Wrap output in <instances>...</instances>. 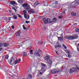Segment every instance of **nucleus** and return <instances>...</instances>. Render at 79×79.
Masks as SVG:
<instances>
[{
  "label": "nucleus",
  "mask_w": 79,
  "mask_h": 79,
  "mask_svg": "<svg viewBox=\"0 0 79 79\" xmlns=\"http://www.w3.org/2000/svg\"><path fill=\"white\" fill-rule=\"evenodd\" d=\"M68 56L69 57V58H71L72 56L70 54H68Z\"/></svg>",
  "instance_id": "38"
},
{
  "label": "nucleus",
  "mask_w": 79,
  "mask_h": 79,
  "mask_svg": "<svg viewBox=\"0 0 79 79\" xmlns=\"http://www.w3.org/2000/svg\"><path fill=\"white\" fill-rule=\"evenodd\" d=\"M73 72H75V71H74V68H73L72 69H70L69 73H73Z\"/></svg>",
  "instance_id": "11"
},
{
  "label": "nucleus",
  "mask_w": 79,
  "mask_h": 79,
  "mask_svg": "<svg viewBox=\"0 0 79 79\" xmlns=\"http://www.w3.org/2000/svg\"><path fill=\"white\" fill-rule=\"evenodd\" d=\"M76 24H77V23H74V25H76Z\"/></svg>",
  "instance_id": "55"
},
{
  "label": "nucleus",
  "mask_w": 79,
  "mask_h": 79,
  "mask_svg": "<svg viewBox=\"0 0 79 79\" xmlns=\"http://www.w3.org/2000/svg\"><path fill=\"white\" fill-rule=\"evenodd\" d=\"M58 18H59V19H62V16H60L58 17Z\"/></svg>",
  "instance_id": "41"
},
{
  "label": "nucleus",
  "mask_w": 79,
  "mask_h": 79,
  "mask_svg": "<svg viewBox=\"0 0 79 79\" xmlns=\"http://www.w3.org/2000/svg\"><path fill=\"white\" fill-rule=\"evenodd\" d=\"M77 50L78 52H79V48H77Z\"/></svg>",
  "instance_id": "53"
},
{
  "label": "nucleus",
  "mask_w": 79,
  "mask_h": 79,
  "mask_svg": "<svg viewBox=\"0 0 79 79\" xmlns=\"http://www.w3.org/2000/svg\"><path fill=\"white\" fill-rule=\"evenodd\" d=\"M61 35H63V34H61Z\"/></svg>",
  "instance_id": "58"
},
{
  "label": "nucleus",
  "mask_w": 79,
  "mask_h": 79,
  "mask_svg": "<svg viewBox=\"0 0 79 79\" xmlns=\"http://www.w3.org/2000/svg\"><path fill=\"white\" fill-rule=\"evenodd\" d=\"M65 52H66L67 53H69V50H65Z\"/></svg>",
  "instance_id": "33"
},
{
  "label": "nucleus",
  "mask_w": 79,
  "mask_h": 79,
  "mask_svg": "<svg viewBox=\"0 0 79 79\" xmlns=\"http://www.w3.org/2000/svg\"><path fill=\"white\" fill-rule=\"evenodd\" d=\"M23 29H26V28L25 27H24V25H23Z\"/></svg>",
  "instance_id": "42"
},
{
  "label": "nucleus",
  "mask_w": 79,
  "mask_h": 79,
  "mask_svg": "<svg viewBox=\"0 0 79 79\" xmlns=\"http://www.w3.org/2000/svg\"><path fill=\"white\" fill-rule=\"evenodd\" d=\"M42 53L41 50H36L34 54V56H41V53Z\"/></svg>",
  "instance_id": "3"
},
{
  "label": "nucleus",
  "mask_w": 79,
  "mask_h": 79,
  "mask_svg": "<svg viewBox=\"0 0 79 79\" xmlns=\"http://www.w3.org/2000/svg\"><path fill=\"white\" fill-rule=\"evenodd\" d=\"M28 77V79H31L32 78V76H31V75H29L28 77Z\"/></svg>",
  "instance_id": "25"
},
{
  "label": "nucleus",
  "mask_w": 79,
  "mask_h": 79,
  "mask_svg": "<svg viewBox=\"0 0 79 79\" xmlns=\"http://www.w3.org/2000/svg\"><path fill=\"white\" fill-rule=\"evenodd\" d=\"M0 68L1 69H2V70H3V67H0Z\"/></svg>",
  "instance_id": "52"
},
{
  "label": "nucleus",
  "mask_w": 79,
  "mask_h": 79,
  "mask_svg": "<svg viewBox=\"0 0 79 79\" xmlns=\"http://www.w3.org/2000/svg\"><path fill=\"white\" fill-rule=\"evenodd\" d=\"M16 35L17 36H20V34H21V31L19 30L18 31L16 32Z\"/></svg>",
  "instance_id": "13"
},
{
  "label": "nucleus",
  "mask_w": 79,
  "mask_h": 79,
  "mask_svg": "<svg viewBox=\"0 0 79 79\" xmlns=\"http://www.w3.org/2000/svg\"><path fill=\"white\" fill-rule=\"evenodd\" d=\"M41 66H42L43 67V68H45L46 67V65L44 64L43 63H41Z\"/></svg>",
  "instance_id": "23"
},
{
  "label": "nucleus",
  "mask_w": 79,
  "mask_h": 79,
  "mask_svg": "<svg viewBox=\"0 0 79 79\" xmlns=\"http://www.w3.org/2000/svg\"><path fill=\"white\" fill-rule=\"evenodd\" d=\"M9 58V56L8 55H6L5 56V58L6 60H8Z\"/></svg>",
  "instance_id": "28"
},
{
  "label": "nucleus",
  "mask_w": 79,
  "mask_h": 79,
  "mask_svg": "<svg viewBox=\"0 0 79 79\" xmlns=\"http://www.w3.org/2000/svg\"><path fill=\"white\" fill-rule=\"evenodd\" d=\"M28 13L30 14H31V13H35V11H34V10L31 9L30 10L28 11Z\"/></svg>",
  "instance_id": "9"
},
{
  "label": "nucleus",
  "mask_w": 79,
  "mask_h": 79,
  "mask_svg": "<svg viewBox=\"0 0 79 79\" xmlns=\"http://www.w3.org/2000/svg\"><path fill=\"white\" fill-rule=\"evenodd\" d=\"M16 15L17 16V15H18V17H19V18H22V16H21V15H19V14H16Z\"/></svg>",
  "instance_id": "31"
},
{
  "label": "nucleus",
  "mask_w": 79,
  "mask_h": 79,
  "mask_svg": "<svg viewBox=\"0 0 79 79\" xmlns=\"http://www.w3.org/2000/svg\"><path fill=\"white\" fill-rule=\"evenodd\" d=\"M52 19L53 20L52 21V23H55V22H56L57 21V18H54Z\"/></svg>",
  "instance_id": "16"
},
{
  "label": "nucleus",
  "mask_w": 79,
  "mask_h": 79,
  "mask_svg": "<svg viewBox=\"0 0 79 79\" xmlns=\"http://www.w3.org/2000/svg\"><path fill=\"white\" fill-rule=\"evenodd\" d=\"M32 51H33V50H30L29 51L30 53L31 54V55H33V52H32Z\"/></svg>",
  "instance_id": "29"
},
{
  "label": "nucleus",
  "mask_w": 79,
  "mask_h": 79,
  "mask_svg": "<svg viewBox=\"0 0 79 79\" xmlns=\"http://www.w3.org/2000/svg\"><path fill=\"white\" fill-rule=\"evenodd\" d=\"M11 17H9L8 18V19L9 20V21H10V20H11Z\"/></svg>",
  "instance_id": "45"
},
{
  "label": "nucleus",
  "mask_w": 79,
  "mask_h": 79,
  "mask_svg": "<svg viewBox=\"0 0 79 79\" xmlns=\"http://www.w3.org/2000/svg\"><path fill=\"white\" fill-rule=\"evenodd\" d=\"M11 77H13V75H12L11 76Z\"/></svg>",
  "instance_id": "57"
},
{
  "label": "nucleus",
  "mask_w": 79,
  "mask_h": 79,
  "mask_svg": "<svg viewBox=\"0 0 79 79\" xmlns=\"http://www.w3.org/2000/svg\"><path fill=\"white\" fill-rule=\"evenodd\" d=\"M15 62V59L13 57H11L10 60V64L11 66H13L14 62Z\"/></svg>",
  "instance_id": "5"
},
{
  "label": "nucleus",
  "mask_w": 79,
  "mask_h": 79,
  "mask_svg": "<svg viewBox=\"0 0 79 79\" xmlns=\"http://www.w3.org/2000/svg\"><path fill=\"white\" fill-rule=\"evenodd\" d=\"M12 9H13V10H15V12H16V10L15 9V7H12Z\"/></svg>",
  "instance_id": "39"
},
{
  "label": "nucleus",
  "mask_w": 79,
  "mask_h": 79,
  "mask_svg": "<svg viewBox=\"0 0 79 79\" xmlns=\"http://www.w3.org/2000/svg\"><path fill=\"white\" fill-rule=\"evenodd\" d=\"M10 4H11V5H15V4H16V2L15 1H10Z\"/></svg>",
  "instance_id": "17"
},
{
  "label": "nucleus",
  "mask_w": 79,
  "mask_h": 79,
  "mask_svg": "<svg viewBox=\"0 0 79 79\" xmlns=\"http://www.w3.org/2000/svg\"><path fill=\"white\" fill-rule=\"evenodd\" d=\"M39 74H41V75H42V73L40 72Z\"/></svg>",
  "instance_id": "51"
},
{
  "label": "nucleus",
  "mask_w": 79,
  "mask_h": 79,
  "mask_svg": "<svg viewBox=\"0 0 79 79\" xmlns=\"http://www.w3.org/2000/svg\"><path fill=\"white\" fill-rule=\"evenodd\" d=\"M22 6L24 8L25 10L26 11H28L31 9L29 5L27 3H25L22 5Z\"/></svg>",
  "instance_id": "2"
},
{
  "label": "nucleus",
  "mask_w": 79,
  "mask_h": 79,
  "mask_svg": "<svg viewBox=\"0 0 79 79\" xmlns=\"http://www.w3.org/2000/svg\"><path fill=\"white\" fill-rule=\"evenodd\" d=\"M44 29H46V28L45 27H44Z\"/></svg>",
  "instance_id": "56"
},
{
  "label": "nucleus",
  "mask_w": 79,
  "mask_h": 79,
  "mask_svg": "<svg viewBox=\"0 0 79 79\" xmlns=\"http://www.w3.org/2000/svg\"><path fill=\"white\" fill-rule=\"evenodd\" d=\"M43 79H46V77H43Z\"/></svg>",
  "instance_id": "48"
},
{
  "label": "nucleus",
  "mask_w": 79,
  "mask_h": 79,
  "mask_svg": "<svg viewBox=\"0 0 79 79\" xmlns=\"http://www.w3.org/2000/svg\"><path fill=\"white\" fill-rule=\"evenodd\" d=\"M47 62L48 63V64H50L51 65V64H52V63L53 62H52V60L50 59H49L47 61Z\"/></svg>",
  "instance_id": "12"
},
{
  "label": "nucleus",
  "mask_w": 79,
  "mask_h": 79,
  "mask_svg": "<svg viewBox=\"0 0 79 79\" xmlns=\"http://www.w3.org/2000/svg\"><path fill=\"white\" fill-rule=\"evenodd\" d=\"M62 12H63V13L64 15H65V14H66V12L64 11H63Z\"/></svg>",
  "instance_id": "46"
},
{
  "label": "nucleus",
  "mask_w": 79,
  "mask_h": 79,
  "mask_svg": "<svg viewBox=\"0 0 79 79\" xmlns=\"http://www.w3.org/2000/svg\"><path fill=\"white\" fill-rule=\"evenodd\" d=\"M56 54H58V52H57V51H56Z\"/></svg>",
  "instance_id": "54"
},
{
  "label": "nucleus",
  "mask_w": 79,
  "mask_h": 79,
  "mask_svg": "<svg viewBox=\"0 0 79 79\" xmlns=\"http://www.w3.org/2000/svg\"><path fill=\"white\" fill-rule=\"evenodd\" d=\"M19 3H22L23 2V0H19Z\"/></svg>",
  "instance_id": "40"
},
{
  "label": "nucleus",
  "mask_w": 79,
  "mask_h": 79,
  "mask_svg": "<svg viewBox=\"0 0 79 79\" xmlns=\"http://www.w3.org/2000/svg\"><path fill=\"white\" fill-rule=\"evenodd\" d=\"M77 37H78V36H77L75 35V36H73L74 39H77Z\"/></svg>",
  "instance_id": "34"
},
{
  "label": "nucleus",
  "mask_w": 79,
  "mask_h": 79,
  "mask_svg": "<svg viewBox=\"0 0 79 79\" xmlns=\"http://www.w3.org/2000/svg\"><path fill=\"white\" fill-rule=\"evenodd\" d=\"M66 39H69V40H74V36L71 35H66L65 36Z\"/></svg>",
  "instance_id": "7"
},
{
  "label": "nucleus",
  "mask_w": 79,
  "mask_h": 79,
  "mask_svg": "<svg viewBox=\"0 0 79 79\" xmlns=\"http://www.w3.org/2000/svg\"><path fill=\"white\" fill-rule=\"evenodd\" d=\"M24 17L27 19H29V16L28 14H25L24 15Z\"/></svg>",
  "instance_id": "8"
},
{
  "label": "nucleus",
  "mask_w": 79,
  "mask_h": 79,
  "mask_svg": "<svg viewBox=\"0 0 79 79\" xmlns=\"http://www.w3.org/2000/svg\"><path fill=\"white\" fill-rule=\"evenodd\" d=\"M62 46L64 47L65 49H66V48H67V47H66L65 46V45H64V44H63L62 45Z\"/></svg>",
  "instance_id": "32"
},
{
  "label": "nucleus",
  "mask_w": 79,
  "mask_h": 79,
  "mask_svg": "<svg viewBox=\"0 0 79 79\" xmlns=\"http://www.w3.org/2000/svg\"><path fill=\"white\" fill-rule=\"evenodd\" d=\"M25 23H29V21H25Z\"/></svg>",
  "instance_id": "47"
},
{
  "label": "nucleus",
  "mask_w": 79,
  "mask_h": 79,
  "mask_svg": "<svg viewBox=\"0 0 79 79\" xmlns=\"http://www.w3.org/2000/svg\"><path fill=\"white\" fill-rule=\"evenodd\" d=\"M57 47H59V48L61 47V45H57Z\"/></svg>",
  "instance_id": "43"
},
{
  "label": "nucleus",
  "mask_w": 79,
  "mask_h": 79,
  "mask_svg": "<svg viewBox=\"0 0 79 79\" xmlns=\"http://www.w3.org/2000/svg\"><path fill=\"white\" fill-rule=\"evenodd\" d=\"M38 43L40 45H41V44H43L44 42L42 41H39Z\"/></svg>",
  "instance_id": "30"
},
{
  "label": "nucleus",
  "mask_w": 79,
  "mask_h": 79,
  "mask_svg": "<svg viewBox=\"0 0 79 79\" xmlns=\"http://www.w3.org/2000/svg\"><path fill=\"white\" fill-rule=\"evenodd\" d=\"M12 15H13V16H15V15L14 14H12Z\"/></svg>",
  "instance_id": "59"
},
{
  "label": "nucleus",
  "mask_w": 79,
  "mask_h": 79,
  "mask_svg": "<svg viewBox=\"0 0 79 79\" xmlns=\"http://www.w3.org/2000/svg\"><path fill=\"white\" fill-rule=\"evenodd\" d=\"M25 43H30V42H31V40H27L25 41Z\"/></svg>",
  "instance_id": "24"
},
{
  "label": "nucleus",
  "mask_w": 79,
  "mask_h": 79,
  "mask_svg": "<svg viewBox=\"0 0 79 79\" xmlns=\"http://www.w3.org/2000/svg\"><path fill=\"white\" fill-rule=\"evenodd\" d=\"M42 71V72H45V69L44 68L41 67L40 71Z\"/></svg>",
  "instance_id": "20"
},
{
  "label": "nucleus",
  "mask_w": 79,
  "mask_h": 79,
  "mask_svg": "<svg viewBox=\"0 0 79 79\" xmlns=\"http://www.w3.org/2000/svg\"><path fill=\"white\" fill-rule=\"evenodd\" d=\"M57 37L59 40H63V37Z\"/></svg>",
  "instance_id": "27"
},
{
  "label": "nucleus",
  "mask_w": 79,
  "mask_h": 79,
  "mask_svg": "<svg viewBox=\"0 0 79 79\" xmlns=\"http://www.w3.org/2000/svg\"><path fill=\"white\" fill-rule=\"evenodd\" d=\"M79 5V0H76L74 2L71 4L70 5V7L71 8H74L76 6H78Z\"/></svg>",
  "instance_id": "1"
},
{
  "label": "nucleus",
  "mask_w": 79,
  "mask_h": 79,
  "mask_svg": "<svg viewBox=\"0 0 79 79\" xmlns=\"http://www.w3.org/2000/svg\"><path fill=\"white\" fill-rule=\"evenodd\" d=\"M51 35H49V37H50V36H51Z\"/></svg>",
  "instance_id": "60"
},
{
  "label": "nucleus",
  "mask_w": 79,
  "mask_h": 79,
  "mask_svg": "<svg viewBox=\"0 0 79 79\" xmlns=\"http://www.w3.org/2000/svg\"><path fill=\"white\" fill-rule=\"evenodd\" d=\"M11 28H12L13 29H14L15 27H14V25H13L11 26Z\"/></svg>",
  "instance_id": "44"
},
{
  "label": "nucleus",
  "mask_w": 79,
  "mask_h": 79,
  "mask_svg": "<svg viewBox=\"0 0 79 79\" xmlns=\"http://www.w3.org/2000/svg\"><path fill=\"white\" fill-rule=\"evenodd\" d=\"M24 15H25V14H26V13H27V11H26V10H24L23 11Z\"/></svg>",
  "instance_id": "37"
},
{
  "label": "nucleus",
  "mask_w": 79,
  "mask_h": 79,
  "mask_svg": "<svg viewBox=\"0 0 79 79\" xmlns=\"http://www.w3.org/2000/svg\"><path fill=\"white\" fill-rule=\"evenodd\" d=\"M26 55H27V53H26V52H24L23 56H26Z\"/></svg>",
  "instance_id": "35"
},
{
  "label": "nucleus",
  "mask_w": 79,
  "mask_h": 79,
  "mask_svg": "<svg viewBox=\"0 0 79 79\" xmlns=\"http://www.w3.org/2000/svg\"><path fill=\"white\" fill-rule=\"evenodd\" d=\"M71 15L72 16L75 17L76 16V13L74 12H72L71 13Z\"/></svg>",
  "instance_id": "15"
},
{
  "label": "nucleus",
  "mask_w": 79,
  "mask_h": 79,
  "mask_svg": "<svg viewBox=\"0 0 79 79\" xmlns=\"http://www.w3.org/2000/svg\"><path fill=\"white\" fill-rule=\"evenodd\" d=\"M17 63H18V60H15L14 63V64L15 65L16 64H17Z\"/></svg>",
  "instance_id": "36"
},
{
  "label": "nucleus",
  "mask_w": 79,
  "mask_h": 79,
  "mask_svg": "<svg viewBox=\"0 0 79 79\" xmlns=\"http://www.w3.org/2000/svg\"><path fill=\"white\" fill-rule=\"evenodd\" d=\"M13 18L14 19H18V17L16 15H15L13 16Z\"/></svg>",
  "instance_id": "21"
},
{
  "label": "nucleus",
  "mask_w": 79,
  "mask_h": 79,
  "mask_svg": "<svg viewBox=\"0 0 79 79\" xmlns=\"http://www.w3.org/2000/svg\"><path fill=\"white\" fill-rule=\"evenodd\" d=\"M74 69L75 72H77V70L79 71V66L77 65H76L75 67V69Z\"/></svg>",
  "instance_id": "10"
},
{
  "label": "nucleus",
  "mask_w": 79,
  "mask_h": 79,
  "mask_svg": "<svg viewBox=\"0 0 79 79\" xmlns=\"http://www.w3.org/2000/svg\"><path fill=\"white\" fill-rule=\"evenodd\" d=\"M54 47H55V48H56L57 47H57V45H55V46H54Z\"/></svg>",
  "instance_id": "50"
},
{
  "label": "nucleus",
  "mask_w": 79,
  "mask_h": 79,
  "mask_svg": "<svg viewBox=\"0 0 79 79\" xmlns=\"http://www.w3.org/2000/svg\"><path fill=\"white\" fill-rule=\"evenodd\" d=\"M47 23H52V21H50V19L49 18H47Z\"/></svg>",
  "instance_id": "19"
},
{
  "label": "nucleus",
  "mask_w": 79,
  "mask_h": 79,
  "mask_svg": "<svg viewBox=\"0 0 79 79\" xmlns=\"http://www.w3.org/2000/svg\"><path fill=\"white\" fill-rule=\"evenodd\" d=\"M9 12H10V11H9Z\"/></svg>",
  "instance_id": "62"
},
{
  "label": "nucleus",
  "mask_w": 79,
  "mask_h": 79,
  "mask_svg": "<svg viewBox=\"0 0 79 79\" xmlns=\"http://www.w3.org/2000/svg\"><path fill=\"white\" fill-rule=\"evenodd\" d=\"M75 31L76 32H79V28H77L75 29Z\"/></svg>",
  "instance_id": "26"
},
{
  "label": "nucleus",
  "mask_w": 79,
  "mask_h": 79,
  "mask_svg": "<svg viewBox=\"0 0 79 79\" xmlns=\"http://www.w3.org/2000/svg\"><path fill=\"white\" fill-rule=\"evenodd\" d=\"M17 61H19V62L21 61V59H18V60H17Z\"/></svg>",
  "instance_id": "49"
},
{
  "label": "nucleus",
  "mask_w": 79,
  "mask_h": 79,
  "mask_svg": "<svg viewBox=\"0 0 79 79\" xmlns=\"http://www.w3.org/2000/svg\"><path fill=\"white\" fill-rule=\"evenodd\" d=\"M78 45L79 46V43L78 44Z\"/></svg>",
  "instance_id": "61"
},
{
  "label": "nucleus",
  "mask_w": 79,
  "mask_h": 79,
  "mask_svg": "<svg viewBox=\"0 0 79 79\" xmlns=\"http://www.w3.org/2000/svg\"><path fill=\"white\" fill-rule=\"evenodd\" d=\"M44 59L45 60H47V61L48 60L50 59V57L49 56H46L44 57Z\"/></svg>",
  "instance_id": "14"
},
{
  "label": "nucleus",
  "mask_w": 79,
  "mask_h": 79,
  "mask_svg": "<svg viewBox=\"0 0 79 79\" xmlns=\"http://www.w3.org/2000/svg\"><path fill=\"white\" fill-rule=\"evenodd\" d=\"M43 21H44V23H48L47 20L46 18H44L43 19Z\"/></svg>",
  "instance_id": "22"
},
{
  "label": "nucleus",
  "mask_w": 79,
  "mask_h": 79,
  "mask_svg": "<svg viewBox=\"0 0 79 79\" xmlns=\"http://www.w3.org/2000/svg\"><path fill=\"white\" fill-rule=\"evenodd\" d=\"M39 5V3L38 2H36L34 4V6H36Z\"/></svg>",
  "instance_id": "18"
},
{
  "label": "nucleus",
  "mask_w": 79,
  "mask_h": 79,
  "mask_svg": "<svg viewBox=\"0 0 79 79\" xmlns=\"http://www.w3.org/2000/svg\"><path fill=\"white\" fill-rule=\"evenodd\" d=\"M51 73H52V74H56L59 72V70L56 69H54L53 70H51Z\"/></svg>",
  "instance_id": "6"
},
{
  "label": "nucleus",
  "mask_w": 79,
  "mask_h": 79,
  "mask_svg": "<svg viewBox=\"0 0 79 79\" xmlns=\"http://www.w3.org/2000/svg\"><path fill=\"white\" fill-rule=\"evenodd\" d=\"M4 46V47H8L9 45V44L7 43H0V51L3 50L2 46Z\"/></svg>",
  "instance_id": "4"
}]
</instances>
